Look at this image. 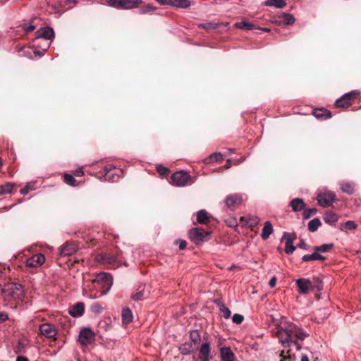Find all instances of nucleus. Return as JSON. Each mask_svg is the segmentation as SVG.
<instances>
[{
	"instance_id": "obj_1",
	"label": "nucleus",
	"mask_w": 361,
	"mask_h": 361,
	"mask_svg": "<svg viewBox=\"0 0 361 361\" xmlns=\"http://www.w3.org/2000/svg\"><path fill=\"white\" fill-rule=\"evenodd\" d=\"M109 6L116 9H132L142 4V0H106Z\"/></svg>"
},
{
	"instance_id": "obj_2",
	"label": "nucleus",
	"mask_w": 361,
	"mask_h": 361,
	"mask_svg": "<svg viewBox=\"0 0 361 361\" xmlns=\"http://www.w3.org/2000/svg\"><path fill=\"white\" fill-rule=\"evenodd\" d=\"M5 298L11 297L14 299H20L23 295V288L20 283H8L3 288Z\"/></svg>"
},
{
	"instance_id": "obj_3",
	"label": "nucleus",
	"mask_w": 361,
	"mask_h": 361,
	"mask_svg": "<svg viewBox=\"0 0 361 361\" xmlns=\"http://www.w3.org/2000/svg\"><path fill=\"white\" fill-rule=\"evenodd\" d=\"M92 283H97L100 284L103 288L102 294L105 295L111 288L113 281L110 274L106 273H99L96 276V278L92 280Z\"/></svg>"
},
{
	"instance_id": "obj_4",
	"label": "nucleus",
	"mask_w": 361,
	"mask_h": 361,
	"mask_svg": "<svg viewBox=\"0 0 361 361\" xmlns=\"http://www.w3.org/2000/svg\"><path fill=\"white\" fill-rule=\"evenodd\" d=\"M57 329L50 323H44L39 326V335L43 336L47 338L56 341Z\"/></svg>"
},
{
	"instance_id": "obj_5",
	"label": "nucleus",
	"mask_w": 361,
	"mask_h": 361,
	"mask_svg": "<svg viewBox=\"0 0 361 361\" xmlns=\"http://www.w3.org/2000/svg\"><path fill=\"white\" fill-rule=\"evenodd\" d=\"M209 234V232L205 231L201 228H194L189 231L190 239L195 244H200L207 240V237Z\"/></svg>"
},
{
	"instance_id": "obj_6",
	"label": "nucleus",
	"mask_w": 361,
	"mask_h": 361,
	"mask_svg": "<svg viewBox=\"0 0 361 361\" xmlns=\"http://www.w3.org/2000/svg\"><path fill=\"white\" fill-rule=\"evenodd\" d=\"M190 179V176L185 171H180L173 173L170 183L176 186H185Z\"/></svg>"
},
{
	"instance_id": "obj_7",
	"label": "nucleus",
	"mask_w": 361,
	"mask_h": 361,
	"mask_svg": "<svg viewBox=\"0 0 361 361\" xmlns=\"http://www.w3.org/2000/svg\"><path fill=\"white\" fill-rule=\"evenodd\" d=\"M359 94L360 92L356 90L346 93L335 102V106L337 108H348L351 105V101L355 99Z\"/></svg>"
},
{
	"instance_id": "obj_8",
	"label": "nucleus",
	"mask_w": 361,
	"mask_h": 361,
	"mask_svg": "<svg viewBox=\"0 0 361 361\" xmlns=\"http://www.w3.org/2000/svg\"><path fill=\"white\" fill-rule=\"evenodd\" d=\"M290 326L286 329H281L276 332V336L284 347H288L292 344L293 334L289 331Z\"/></svg>"
},
{
	"instance_id": "obj_9",
	"label": "nucleus",
	"mask_w": 361,
	"mask_h": 361,
	"mask_svg": "<svg viewBox=\"0 0 361 361\" xmlns=\"http://www.w3.org/2000/svg\"><path fill=\"white\" fill-rule=\"evenodd\" d=\"M94 333L89 328L82 329L78 336V341L82 346H87L94 340Z\"/></svg>"
},
{
	"instance_id": "obj_10",
	"label": "nucleus",
	"mask_w": 361,
	"mask_h": 361,
	"mask_svg": "<svg viewBox=\"0 0 361 361\" xmlns=\"http://www.w3.org/2000/svg\"><path fill=\"white\" fill-rule=\"evenodd\" d=\"M242 202V195L239 194L229 195L225 199V204L231 211H234L237 209L241 204Z\"/></svg>"
},
{
	"instance_id": "obj_11",
	"label": "nucleus",
	"mask_w": 361,
	"mask_h": 361,
	"mask_svg": "<svg viewBox=\"0 0 361 361\" xmlns=\"http://www.w3.org/2000/svg\"><path fill=\"white\" fill-rule=\"evenodd\" d=\"M335 195L332 192L319 193L317 196L318 204L323 207H327L335 200Z\"/></svg>"
},
{
	"instance_id": "obj_12",
	"label": "nucleus",
	"mask_w": 361,
	"mask_h": 361,
	"mask_svg": "<svg viewBox=\"0 0 361 361\" xmlns=\"http://www.w3.org/2000/svg\"><path fill=\"white\" fill-rule=\"evenodd\" d=\"M283 326H290V333L293 334V338H295V340L303 341L305 338L309 336V334L305 333L301 328L298 327L296 324L292 323H287Z\"/></svg>"
},
{
	"instance_id": "obj_13",
	"label": "nucleus",
	"mask_w": 361,
	"mask_h": 361,
	"mask_svg": "<svg viewBox=\"0 0 361 361\" xmlns=\"http://www.w3.org/2000/svg\"><path fill=\"white\" fill-rule=\"evenodd\" d=\"M295 283L298 287V290L300 294H307L310 290H312L310 280L309 279L300 278L296 280Z\"/></svg>"
},
{
	"instance_id": "obj_14",
	"label": "nucleus",
	"mask_w": 361,
	"mask_h": 361,
	"mask_svg": "<svg viewBox=\"0 0 361 361\" xmlns=\"http://www.w3.org/2000/svg\"><path fill=\"white\" fill-rule=\"evenodd\" d=\"M78 247L75 243L66 242L61 247L59 255L61 257L70 256L75 253Z\"/></svg>"
},
{
	"instance_id": "obj_15",
	"label": "nucleus",
	"mask_w": 361,
	"mask_h": 361,
	"mask_svg": "<svg viewBox=\"0 0 361 361\" xmlns=\"http://www.w3.org/2000/svg\"><path fill=\"white\" fill-rule=\"evenodd\" d=\"M44 261L45 257L42 254H36L26 260V266L28 267H37L42 265Z\"/></svg>"
},
{
	"instance_id": "obj_16",
	"label": "nucleus",
	"mask_w": 361,
	"mask_h": 361,
	"mask_svg": "<svg viewBox=\"0 0 361 361\" xmlns=\"http://www.w3.org/2000/svg\"><path fill=\"white\" fill-rule=\"evenodd\" d=\"M199 349V359L202 361H209V354L211 351L210 345L209 343H203Z\"/></svg>"
},
{
	"instance_id": "obj_17",
	"label": "nucleus",
	"mask_w": 361,
	"mask_h": 361,
	"mask_svg": "<svg viewBox=\"0 0 361 361\" xmlns=\"http://www.w3.org/2000/svg\"><path fill=\"white\" fill-rule=\"evenodd\" d=\"M286 240L285 252L288 255H291L295 250V247L293 245V238L289 233L284 232L281 240Z\"/></svg>"
},
{
	"instance_id": "obj_18",
	"label": "nucleus",
	"mask_w": 361,
	"mask_h": 361,
	"mask_svg": "<svg viewBox=\"0 0 361 361\" xmlns=\"http://www.w3.org/2000/svg\"><path fill=\"white\" fill-rule=\"evenodd\" d=\"M37 38H44L45 39H51L54 37V32L49 27H42L36 32Z\"/></svg>"
},
{
	"instance_id": "obj_19",
	"label": "nucleus",
	"mask_w": 361,
	"mask_h": 361,
	"mask_svg": "<svg viewBox=\"0 0 361 361\" xmlns=\"http://www.w3.org/2000/svg\"><path fill=\"white\" fill-rule=\"evenodd\" d=\"M84 310H85V306H84V304L82 302H77L76 304H75L73 306H72L70 309H69V311H68V313L74 317H80V316H82L84 313Z\"/></svg>"
},
{
	"instance_id": "obj_20",
	"label": "nucleus",
	"mask_w": 361,
	"mask_h": 361,
	"mask_svg": "<svg viewBox=\"0 0 361 361\" xmlns=\"http://www.w3.org/2000/svg\"><path fill=\"white\" fill-rule=\"evenodd\" d=\"M312 114L316 118L322 120H326L332 116L331 112L324 108L314 109Z\"/></svg>"
},
{
	"instance_id": "obj_21",
	"label": "nucleus",
	"mask_w": 361,
	"mask_h": 361,
	"mask_svg": "<svg viewBox=\"0 0 361 361\" xmlns=\"http://www.w3.org/2000/svg\"><path fill=\"white\" fill-rule=\"evenodd\" d=\"M199 346L193 345L192 343L185 342L179 347V351L182 355H187L195 352Z\"/></svg>"
},
{
	"instance_id": "obj_22",
	"label": "nucleus",
	"mask_w": 361,
	"mask_h": 361,
	"mask_svg": "<svg viewBox=\"0 0 361 361\" xmlns=\"http://www.w3.org/2000/svg\"><path fill=\"white\" fill-rule=\"evenodd\" d=\"M100 260L104 264H113L117 262V256L111 252L102 253L99 255Z\"/></svg>"
},
{
	"instance_id": "obj_23",
	"label": "nucleus",
	"mask_w": 361,
	"mask_h": 361,
	"mask_svg": "<svg viewBox=\"0 0 361 361\" xmlns=\"http://www.w3.org/2000/svg\"><path fill=\"white\" fill-rule=\"evenodd\" d=\"M221 357L223 361H234L235 355L228 347H223L220 350Z\"/></svg>"
},
{
	"instance_id": "obj_24",
	"label": "nucleus",
	"mask_w": 361,
	"mask_h": 361,
	"mask_svg": "<svg viewBox=\"0 0 361 361\" xmlns=\"http://www.w3.org/2000/svg\"><path fill=\"white\" fill-rule=\"evenodd\" d=\"M290 205L292 207L293 211L294 212H300L305 209V204L302 199L301 198H295L291 200L290 202Z\"/></svg>"
},
{
	"instance_id": "obj_25",
	"label": "nucleus",
	"mask_w": 361,
	"mask_h": 361,
	"mask_svg": "<svg viewBox=\"0 0 361 361\" xmlns=\"http://www.w3.org/2000/svg\"><path fill=\"white\" fill-rule=\"evenodd\" d=\"M209 219L210 215L205 209H201L197 213V221L200 224H207Z\"/></svg>"
},
{
	"instance_id": "obj_26",
	"label": "nucleus",
	"mask_w": 361,
	"mask_h": 361,
	"mask_svg": "<svg viewBox=\"0 0 361 361\" xmlns=\"http://www.w3.org/2000/svg\"><path fill=\"white\" fill-rule=\"evenodd\" d=\"M273 232V226L270 221H266L264 223V228L262 229L261 237L263 240H267L269 238V235Z\"/></svg>"
},
{
	"instance_id": "obj_27",
	"label": "nucleus",
	"mask_w": 361,
	"mask_h": 361,
	"mask_svg": "<svg viewBox=\"0 0 361 361\" xmlns=\"http://www.w3.org/2000/svg\"><path fill=\"white\" fill-rule=\"evenodd\" d=\"M235 27L238 29L245 30H251L252 29H255L256 27L254 24L248 22L247 20L244 19L241 22H237L235 23Z\"/></svg>"
},
{
	"instance_id": "obj_28",
	"label": "nucleus",
	"mask_w": 361,
	"mask_h": 361,
	"mask_svg": "<svg viewBox=\"0 0 361 361\" xmlns=\"http://www.w3.org/2000/svg\"><path fill=\"white\" fill-rule=\"evenodd\" d=\"M326 257L322 255L321 254L318 253L317 252H315L311 255H305L302 257V260L303 262H307L310 260H325Z\"/></svg>"
},
{
	"instance_id": "obj_29",
	"label": "nucleus",
	"mask_w": 361,
	"mask_h": 361,
	"mask_svg": "<svg viewBox=\"0 0 361 361\" xmlns=\"http://www.w3.org/2000/svg\"><path fill=\"white\" fill-rule=\"evenodd\" d=\"M133 321V314L131 310L126 307L122 311V322L124 324H128Z\"/></svg>"
},
{
	"instance_id": "obj_30",
	"label": "nucleus",
	"mask_w": 361,
	"mask_h": 361,
	"mask_svg": "<svg viewBox=\"0 0 361 361\" xmlns=\"http://www.w3.org/2000/svg\"><path fill=\"white\" fill-rule=\"evenodd\" d=\"M323 219L326 224H331L338 221V216L332 212H327L324 214Z\"/></svg>"
},
{
	"instance_id": "obj_31",
	"label": "nucleus",
	"mask_w": 361,
	"mask_h": 361,
	"mask_svg": "<svg viewBox=\"0 0 361 361\" xmlns=\"http://www.w3.org/2000/svg\"><path fill=\"white\" fill-rule=\"evenodd\" d=\"M264 4L267 6H274L282 8L286 6V0H267Z\"/></svg>"
},
{
	"instance_id": "obj_32",
	"label": "nucleus",
	"mask_w": 361,
	"mask_h": 361,
	"mask_svg": "<svg viewBox=\"0 0 361 361\" xmlns=\"http://www.w3.org/2000/svg\"><path fill=\"white\" fill-rule=\"evenodd\" d=\"M28 344V342L25 340H20L15 347V352L17 354L25 353V348Z\"/></svg>"
},
{
	"instance_id": "obj_33",
	"label": "nucleus",
	"mask_w": 361,
	"mask_h": 361,
	"mask_svg": "<svg viewBox=\"0 0 361 361\" xmlns=\"http://www.w3.org/2000/svg\"><path fill=\"white\" fill-rule=\"evenodd\" d=\"M190 339L191 341L190 343L193 344V345L199 346L198 345L201 341V336L198 331L194 330L192 331L190 334Z\"/></svg>"
},
{
	"instance_id": "obj_34",
	"label": "nucleus",
	"mask_w": 361,
	"mask_h": 361,
	"mask_svg": "<svg viewBox=\"0 0 361 361\" xmlns=\"http://www.w3.org/2000/svg\"><path fill=\"white\" fill-rule=\"evenodd\" d=\"M114 169H115V168L111 164L106 165L104 167V172L105 173L104 178L106 180H114V173L111 172Z\"/></svg>"
},
{
	"instance_id": "obj_35",
	"label": "nucleus",
	"mask_w": 361,
	"mask_h": 361,
	"mask_svg": "<svg viewBox=\"0 0 361 361\" xmlns=\"http://www.w3.org/2000/svg\"><path fill=\"white\" fill-rule=\"evenodd\" d=\"M14 184L11 183H6L0 186V195L9 194L13 192Z\"/></svg>"
},
{
	"instance_id": "obj_36",
	"label": "nucleus",
	"mask_w": 361,
	"mask_h": 361,
	"mask_svg": "<svg viewBox=\"0 0 361 361\" xmlns=\"http://www.w3.org/2000/svg\"><path fill=\"white\" fill-rule=\"evenodd\" d=\"M279 18H283V23L286 25H293L295 21L293 16L290 13H283Z\"/></svg>"
},
{
	"instance_id": "obj_37",
	"label": "nucleus",
	"mask_w": 361,
	"mask_h": 361,
	"mask_svg": "<svg viewBox=\"0 0 361 361\" xmlns=\"http://www.w3.org/2000/svg\"><path fill=\"white\" fill-rule=\"evenodd\" d=\"M191 4L190 1L189 0H172L171 6L186 8H188Z\"/></svg>"
},
{
	"instance_id": "obj_38",
	"label": "nucleus",
	"mask_w": 361,
	"mask_h": 361,
	"mask_svg": "<svg viewBox=\"0 0 361 361\" xmlns=\"http://www.w3.org/2000/svg\"><path fill=\"white\" fill-rule=\"evenodd\" d=\"M334 247L333 244H323L320 246H314L312 250L315 252H326L331 250Z\"/></svg>"
},
{
	"instance_id": "obj_39",
	"label": "nucleus",
	"mask_w": 361,
	"mask_h": 361,
	"mask_svg": "<svg viewBox=\"0 0 361 361\" xmlns=\"http://www.w3.org/2000/svg\"><path fill=\"white\" fill-rule=\"evenodd\" d=\"M321 225V221L319 219L317 218H315L311 221H309L308 223V230L310 231V232H314L316 231L319 226Z\"/></svg>"
},
{
	"instance_id": "obj_40",
	"label": "nucleus",
	"mask_w": 361,
	"mask_h": 361,
	"mask_svg": "<svg viewBox=\"0 0 361 361\" xmlns=\"http://www.w3.org/2000/svg\"><path fill=\"white\" fill-rule=\"evenodd\" d=\"M312 289H316L321 290L323 288V283L321 279L317 277H314L312 280H310Z\"/></svg>"
},
{
	"instance_id": "obj_41",
	"label": "nucleus",
	"mask_w": 361,
	"mask_h": 361,
	"mask_svg": "<svg viewBox=\"0 0 361 361\" xmlns=\"http://www.w3.org/2000/svg\"><path fill=\"white\" fill-rule=\"evenodd\" d=\"M341 189L343 192L351 195L354 192V185L349 183H343Z\"/></svg>"
},
{
	"instance_id": "obj_42",
	"label": "nucleus",
	"mask_w": 361,
	"mask_h": 361,
	"mask_svg": "<svg viewBox=\"0 0 361 361\" xmlns=\"http://www.w3.org/2000/svg\"><path fill=\"white\" fill-rule=\"evenodd\" d=\"M357 228V224L353 221H348L345 223L341 224V229L342 231L352 230Z\"/></svg>"
},
{
	"instance_id": "obj_43",
	"label": "nucleus",
	"mask_w": 361,
	"mask_h": 361,
	"mask_svg": "<svg viewBox=\"0 0 361 361\" xmlns=\"http://www.w3.org/2000/svg\"><path fill=\"white\" fill-rule=\"evenodd\" d=\"M224 159L223 155L219 152H216L212 154L211 156H209L207 158V162H212V161H221Z\"/></svg>"
},
{
	"instance_id": "obj_44",
	"label": "nucleus",
	"mask_w": 361,
	"mask_h": 361,
	"mask_svg": "<svg viewBox=\"0 0 361 361\" xmlns=\"http://www.w3.org/2000/svg\"><path fill=\"white\" fill-rule=\"evenodd\" d=\"M145 298V291L144 288L140 290L139 291L133 293L131 295V298L135 301H139L143 300Z\"/></svg>"
},
{
	"instance_id": "obj_45",
	"label": "nucleus",
	"mask_w": 361,
	"mask_h": 361,
	"mask_svg": "<svg viewBox=\"0 0 361 361\" xmlns=\"http://www.w3.org/2000/svg\"><path fill=\"white\" fill-rule=\"evenodd\" d=\"M157 171L159 173V174L162 176H167L169 173V169L164 166L159 165L157 166Z\"/></svg>"
},
{
	"instance_id": "obj_46",
	"label": "nucleus",
	"mask_w": 361,
	"mask_h": 361,
	"mask_svg": "<svg viewBox=\"0 0 361 361\" xmlns=\"http://www.w3.org/2000/svg\"><path fill=\"white\" fill-rule=\"evenodd\" d=\"M259 224V219L257 216H252L247 221V224L251 228H253Z\"/></svg>"
},
{
	"instance_id": "obj_47",
	"label": "nucleus",
	"mask_w": 361,
	"mask_h": 361,
	"mask_svg": "<svg viewBox=\"0 0 361 361\" xmlns=\"http://www.w3.org/2000/svg\"><path fill=\"white\" fill-rule=\"evenodd\" d=\"M63 177H64V182L66 184L72 185V186L75 185V183L76 180L73 176L66 173Z\"/></svg>"
},
{
	"instance_id": "obj_48",
	"label": "nucleus",
	"mask_w": 361,
	"mask_h": 361,
	"mask_svg": "<svg viewBox=\"0 0 361 361\" xmlns=\"http://www.w3.org/2000/svg\"><path fill=\"white\" fill-rule=\"evenodd\" d=\"M317 210L315 208L305 209L303 212L304 219H310L311 217V216L317 213Z\"/></svg>"
},
{
	"instance_id": "obj_49",
	"label": "nucleus",
	"mask_w": 361,
	"mask_h": 361,
	"mask_svg": "<svg viewBox=\"0 0 361 361\" xmlns=\"http://www.w3.org/2000/svg\"><path fill=\"white\" fill-rule=\"evenodd\" d=\"M244 320V317L240 314H234L232 317L233 322L240 324Z\"/></svg>"
},
{
	"instance_id": "obj_50",
	"label": "nucleus",
	"mask_w": 361,
	"mask_h": 361,
	"mask_svg": "<svg viewBox=\"0 0 361 361\" xmlns=\"http://www.w3.org/2000/svg\"><path fill=\"white\" fill-rule=\"evenodd\" d=\"M220 310L223 312L224 318L228 319L231 317V312L230 310L228 307H225L224 305L221 304V305L220 306Z\"/></svg>"
},
{
	"instance_id": "obj_51",
	"label": "nucleus",
	"mask_w": 361,
	"mask_h": 361,
	"mask_svg": "<svg viewBox=\"0 0 361 361\" xmlns=\"http://www.w3.org/2000/svg\"><path fill=\"white\" fill-rule=\"evenodd\" d=\"M90 308L92 312L96 314L100 313L102 310V305L98 302L93 303Z\"/></svg>"
},
{
	"instance_id": "obj_52",
	"label": "nucleus",
	"mask_w": 361,
	"mask_h": 361,
	"mask_svg": "<svg viewBox=\"0 0 361 361\" xmlns=\"http://www.w3.org/2000/svg\"><path fill=\"white\" fill-rule=\"evenodd\" d=\"M200 27L205 30H214L217 27V25L212 23H205L200 25Z\"/></svg>"
},
{
	"instance_id": "obj_53",
	"label": "nucleus",
	"mask_w": 361,
	"mask_h": 361,
	"mask_svg": "<svg viewBox=\"0 0 361 361\" xmlns=\"http://www.w3.org/2000/svg\"><path fill=\"white\" fill-rule=\"evenodd\" d=\"M176 243L178 244L179 249L180 250H184L186 247V245H187V242L185 240H178L176 241Z\"/></svg>"
},
{
	"instance_id": "obj_54",
	"label": "nucleus",
	"mask_w": 361,
	"mask_h": 361,
	"mask_svg": "<svg viewBox=\"0 0 361 361\" xmlns=\"http://www.w3.org/2000/svg\"><path fill=\"white\" fill-rule=\"evenodd\" d=\"M8 319V314L4 312H0V324Z\"/></svg>"
},
{
	"instance_id": "obj_55",
	"label": "nucleus",
	"mask_w": 361,
	"mask_h": 361,
	"mask_svg": "<svg viewBox=\"0 0 361 361\" xmlns=\"http://www.w3.org/2000/svg\"><path fill=\"white\" fill-rule=\"evenodd\" d=\"M23 28L25 30V32L27 33L33 31L35 30V26L32 25H30L28 26L24 25Z\"/></svg>"
},
{
	"instance_id": "obj_56",
	"label": "nucleus",
	"mask_w": 361,
	"mask_h": 361,
	"mask_svg": "<svg viewBox=\"0 0 361 361\" xmlns=\"http://www.w3.org/2000/svg\"><path fill=\"white\" fill-rule=\"evenodd\" d=\"M297 247L302 249H307V245L303 239H301L300 243L297 245Z\"/></svg>"
},
{
	"instance_id": "obj_57",
	"label": "nucleus",
	"mask_w": 361,
	"mask_h": 361,
	"mask_svg": "<svg viewBox=\"0 0 361 361\" xmlns=\"http://www.w3.org/2000/svg\"><path fill=\"white\" fill-rule=\"evenodd\" d=\"M30 190V187L28 185H27L26 186H25L23 188H22L20 190V193L23 195H26L28 193Z\"/></svg>"
},
{
	"instance_id": "obj_58",
	"label": "nucleus",
	"mask_w": 361,
	"mask_h": 361,
	"mask_svg": "<svg viewBox=\"0 0 361 361\" xmlns=\"http://www.w3.org/2000/svg\"><path fill=\"white\" fill-rule=\"evenodd\" d=\"M171 1H172V0H157V2H159L161 5L171 6Z\"/></svg>"
},
{
	"instance_id": "obj_59",
	"label": "nucleus",
	"mask_w": 361,
	"mask_h": 361,
	"mask_svg": "<svg viewBox=\"0 0 361 361\" xmlns=\"http://www.w3.org/2000/svg\"><path fill=\"white\" fill-rule=\"evenodd\" d=\"M276 283V278L275 276L272 277L269 283V285L271 288H274Z\"/></svg>"
},
{
	"instance_id": "obj_60",
	"label": "nucleus",
	"mask_w": 361,
	"mask_h": 361,
	"mask_svg": "<svg viewBox=\"0 0 361 361\" xmlns=\"http://www.w3.org/2000/svg\"><path fill=\"white\" fill-rule=\"evenodd\" d=\"M292 344H293L294 345H295L297 350H301L302 346H301V345L299 343L298 341H297V340L293 341V340H292Z\"/></svg>"
},
{
	"instance_id": "obj_61",
	"label": "nucleus",
	"mask_w": 361,
	"mask_h": 361,
	"mask_svg": "<svg viewBox=\"0 0 361 361\" xmlns=\"http://www.w3.org/2000/svg\"><path fill=\"white\" fill-rule=\"evenodd\" d=\"M151 10H152V8L148 6L146 8H141L140 11L142 13H145Z\"/></svg>"
},
{
	"instance_id": "obj_62",
	"label": "nucleus",
	"mask_w": 361,
	"mask_h": 361,
	"mask_svg": "<svg viewBox=\"0 0 361 361\" xmlns=\"http://www.w3.org/2000/svg\"><path fill=\"white\" fill-rule=\"evenodd\" d=\"M16 361H28V359L26 357L18 356L16 358Z\"/></svg>"
},
{
	"instance_id": "obj_63",
	"label": "nucleus",
	"mask_w": 361,
	"mask_h": 361,
	"mask_svg": "<svg viewBox=\"0 0 361 361\" xmlns=\"http://www.w3.org/2000/svg\"><path fill=\"white\" fill-rule=\"evenodd\" d=\"M69 3H73V4H76L78 3L77 0H66L65 4H68Z\"/></svg>"
},
{
	"instance_id": "obj_64",
	"label": "nucleus",
	"mask_w": 361,
	"mask_h": 361,
	"mask_svg": "<svg viewBox=\"0 0 361 361\" xmlns=\"http://www.w3.org/2000/svg\"><path fill=\"white\" fill-rule=\"evenodd\" d=\"M301 361H309V358L307 355H302L301 357Z\"/></svg>"
}]
</instances>
